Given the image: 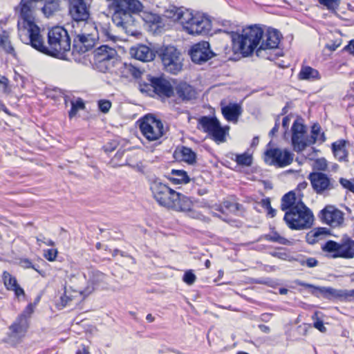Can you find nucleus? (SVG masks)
Returning <instances> with one entry per match:
<instances>
[{
    "mask_svg": "<svg viewBox=\"0 0 354 354\" xmlns=\"http://www.w3.org/2000/svg\"><path fill=\"white\" fill-rule=\"evenodd\" d=\"M37 37L38 41L35 42L36 46H31L41 53L54 57H59L71 50V39L68 31L62 26H55L49 30L47 46L44 44L40 31Z\"/></svg>",
    "mask_w": 354,
    "mask_h": 354,
    "instance_id": "f257e3e1",
    "label": "nucleus"
},
{
    "mask_svg": "<svg viewBox=\"0 0 354 354\" xmlns=\"http://www.w3.org/2000/svg\"><path fill=\"white\" fill-rule=\"evenodd\" d=\"M172 17L180 23L186 32L192 35H205L212 29V22L207 17L199 13L194 14L188 10L177 8Z\"/></svg>",
    "mask_w": 354,
    "mask_h": 354,
    "instance_id": "f03ea898",
    "label": "nucleus"
},
{
    "mask_svg": "<svg viewBox=\"0 0 354 354\" xmlns=\"http://www.w3.org/2000/svg\"><path fill=\"white\" fill-rule=\"evenodd\" d=\"M263 30L258 25L244 28L241 34L232 36V49L244 57L250 55L263 38Z\"/></svg>",
    "mask_w": 354,
    "mask_h": 354,
    "instance_id": "7ed1b4c3",
    "label": "nucleus"
},
{
    "mask_svg": "<svg viewBox=\"0 0 354 354\" xmlns=\"http://www.w3.org/2000/svg\"><path fill=\"white\" fill-rule=\"evenodd\" d=\"M283 220L290 229L304 230L312 227L314 216L312 211L304 203H299L285 213Z\"/></svg>",
    "mask_w": 354,
    "mask_h": 354,
    "instance_id": "20e7f679",
    "label": "nucleus"
},
{
    "mask_svg": "<svg viewBox=\"0 0 354 354\" xmlns=\"http://www.w3.org/2000/svg\"><path fill=\"white\" fill-rule=\"evenodd\" d=\"M36 5L37 3L33 0H21L19 3L21 21L18 22L19 27L21 26L27 30L29 44L35 46V42L38 41L37 39L39 32V28L35 22Z\"/></svg>",
    "mask_w": 354,
    "mask_h": 354,
    "instance_id": "39448f33",
    "label": "nucleus"
},
{
    "mask_svg": "<svg viewBox=\"0 0 354 354\" xmlns=\"http://www.w3.org/2000/svg\"><path fill=\"white\" fill-rule=\"evenodd\" d=\"M164 70L171 74L177 75L183 67L184 58L180 51L174 46H163L156 50Z\"/></svg>",
    "mask_w": 354,
    "mask_h": 354,
    "instance_id": "423d86ee",
    "label": "nucleus"
},
{
    "mask_svg": "<svg viewBox=\"0 0 354 354\" xmlns=\"http://www.w3.org/2000/svg\"><path fill=\"white\" fill-rule=\"evenodd\" d=\"M94 61L96 68L100 71H109L118 62L117 51L107 45H102L95 50Z\"/></svg>",
    "mask_w": 354,
    "mask_h": 354,
    "instance_id": "0eeeda50",
    "label": "nucleus"
},
{
    "mask_svg": "<svg viewBox=\"0 0 354 354\" xmlns=\"http://www.w3.org/2000/svg\"><path fill=\"white\" fill-rule=\"evenodd\" d=\"M140 129L145 138L149 141L157 140L165 133L162 122L152 115H147L142 118Z\"/></svg>",
    "mask_w": 354,
    "mask_h": 354,
    "instance_id": "6e6552de",
    "label": "nucleus"
},
{
    "mask_svg": "<svg viewBox=\"0 0 354 354\" xmlns=\"http://www.w3.org/2000/svg\"><path fill=\"white\" fill-rule=\"evenodd\" d=\"M149 189L153 199L160 206L167 208L173 197L175 190L163 183L160 179L150 180Z\"/></svg>",
    "mask_w": 354,
    "mask_h": 354,
    "instance_id": "1a4fd4ad",
    "label": "nucleus"
},
{
    "mask_svg": "<svg viewBox=\"0 0 354 354\" xmlns=\"http://www.w3.org/2000/svg\"><path fill=\"white\" fill-rule=\"evenodd\" d=\"M322 250L327 252H334L332 255L333 258L353 259L354 258V241L348 238L343 240L340 243L328 241L322 247Z\"/></svg>",
    "mask_w": 354,
    "mask_h": 354,
    "instance_id": "9d476101",
    "label": "nucleus"
},
{
    "mask_svg": "<svg viewBox=\"0 0 354 354\" xmlns=\"http://www.w3.org/2000/svg\"><path fill=\"white\" fill-rule=\"evenodd\" d=\"M297 284L305 288H312V293L317 295L318 292L324 298L328 299H338L346 300L354 296V290L335 289L330 287H317L305 282L299 281Z\"/></svg>",
    "mask_w": 354,
    "mask_h": 354,
    "instance_id": "9b49d317",
    "label": "nucleus"
},
{
    "mask_svg": "<svg viewBox=\"0 0 354 354\" xmlns=\"http://www.w3.org/2000/svg\"><path fill=\"white\" fill-rule=\"evenodd\" d=\"M294 154L288 149L272 148L267 149L264 153V161L270 165L284 167L293 161Z\"/></svg>",
    "mask_w": 354,
    "mask_h": 354,
    "instance_id": "f8f14e48",
    "label": "nucleus"
},
{
    "mask_svg": "<svg viewBox=\"0 0 354 354\" xmlns=\"http://www.w3.org/2000/svg\"><path fill=\"white\" fill-rule=\"evenodd\" d=\"M308 179L310 181L313 190L320 195L328 194L338 185L334 179L328 177L327 174L319 171L310 173L308 176Z\"/></svg>",
    "mask_w": 354,
    "mask_h": 354,
    "instance_id": "ddd939ff",
    "label": "nucleus"
},
{
    "mask_svg": "<svg viewBox=\"0 0 354 354\" xmlns=\"http://www.w3.org/2000/svg\"><path fill=\"white\" fill-rule=\"evenodd\" d=\"M113 24L127 35H134L136 32V21L132 15L129 12L119 8L116 4L112 15Z\"/></svg>",
    "mask_w": 354,
    "mask_h": 354,
    "instance_id": "4468645a",
    "label": "nucleus"
},
{
    "mask_svg": "<svg viewBox=\"0 0 354 354\" xmlns=\"http://www.w3.org/2000/svg\"><path fill=\"white\" fill-rule=\"evenodd\" d=\"M281 37V35L277 30L274 28L268 29L265 35L263 34V35L260 46L256 50L257 55L259 57L270 59L266 55V51L277 48L280 42Z\"/></svg>",
    "mask_w": 354,
    "mask_h": 354,
    "instance_id": "2eb2a0df",
    "label": "nucleus"
},
{
    "mask_svg": "<svg viewBox=\"0 0 354 354\" xmlns=\"http://www.w3.org/2000/svg\"><path fill=\"white\" fill-rule=\"evenodd\" d=\"M319 218L333 227L339 226L344 221V214L333 205H326L319 213Z\"/></svg>",
    "mask_w": 354,
    "mask_h": 354,
    "instance_id": "dca6fc26",
    "label": "nucleus"
},
{
    "mask_svg": "<svg viewBox=\"0 0 354 354\" xmlns=\"http://www.w3.org/2000/svg\"><path fill=\"white\" fill-rule=\"evenodd\" d=\"M68 12L76 22L86 21L90 17L89 8L84 0H68Z\"/></svg>",
    "mask_w": 354,
    "mask_h": 354,
    "instance_id": "f3484780",
    "label": "nucleus"
},
{
    "mask_svg": "<svg viewBox=\"0 0 354 354\" xmlns=\"http://www.w3.org/2000/svg\"><path fill=\"white\" fill-rule=\"evenodd\" d=\"M214 55V53L210 50L209 42L205 41L194 45L190 50L192 60L196 64H202Z\"/></svg>",
    "mask_w": 354,
    "mask_h": 354,
    "instance_id": "a211bd4d",
    "label": "nucleus"
},
{
    "mask_svg": "<svg viewBox=\"0 0 354 354\" xmlns=\"http://www.w3.org/2000/svg\"><path fill=\"white\" fill-rule=\"evenodd\" d=\"M153 96L156 95L162 99L169 98L174 95V87L171 82L162 77L152 78Z\"/></svg>",
    "mask_w": 354,
    "mask_h": 354,
    "instance_id": "6ab92c4d",
    "label": "nucleus"
},
{
    "mask_svg": "<svg viewBox=\"0 0 354 354\" xmlns=\"http://www.w3.org/2000/svg\"><path fill=\"white\" fill-rule=\"evenodd\" d=\"M193 205L194 202L190 198L176 191L167 209L177 212H190Z\"/></svg>",
    "mask_w": 354,
    "mask_h": 354,
    "instance_id": "aec40b11",
    "label": "nucleus"
},
{
    "mask_svg": "<svg viewBox=\"0 0 354 354\" xmlns=\"http://www.w3.org/2000/svg\"><path fill=\"white\" fill-rule=\"evenodd\" d=\"M28 328V322L21 317H17L10 326L9 339L11 342H17L24 337Z\"/></svg>",
    "mask_w": 354,
    "mask_h": 354,
    "instance_id": "412c9836",
    "label": "nucleus"
},
{
    "mask_svg": "<svg viewBox=\"0 0 354 354\" xmlns=\"http://www.w3.org/2000/svg\"><path fill=\"white\" fill-rule=\"evenodd\" d=\"M95 44V39L91 34H78L73 41V50L84 53L91 50Z\"/></svg>",
    "mask_w": 354,
    "mask_h": 354,
    "instance_id": "4be33fe9",
    "label": "nucleus"
},
{
    "mask_svg": "<svg viewBox=\"0 0 354 354\" xmlns=\"http://www.w3.org/2000/svg\"><path fill=\"white\" fill-rule=\"evenodd\" d=\"M131 55L135 59L142 62L151 61L155 57L153 51L145 45L131 48Z\"/></svg>",
    "mask_w": 354,
    "mask_h": 354,
    "instance_id": "5701e85b",
    "label": "nucleus"
},
{
    "mask_svg": "<svg viewBox=\"0 0 354 354\" xmlns=\"http://www.w3.org/2000/svg\"><path fill=\"white\" fill-rule=\"evenodd\" d=\"M177 95L183 101H189L196 98L195 89L186 82L179 83L175 88Z\"/></svg>",
    "mask_w": 354,
    "mask_h": 354,
    "instance_id": "b1692460",
    "label": "nucleus"
},
{
    "mask_svg": "<svg viewBox=\"0 0 354 354\" xmlns=\"http://www.w3.org/2000/svg\"><path fill=\"white\" fill-rule=\"evenodd\" d=\"M221 111L227 121L236 122L241 114V107L238 104H230L222 107Z\"/></svg>",
    "mask_w": 354,
    "mask_h": 354,
    "instance_id": "393cba45",
    "label": "nucleus"
},
{
    "mask_svg": "<svg viewBox=\"0 0 354 354\" xmlns=\"http://www.w3.org/2000/svg\"><path fill=\"white\" fill-rule=\"evenodd\" d=\"M3 283L6 288L12 290L17 297L24 295L25 292L22 288L18 284L15 277H12L9 272L5 271L3 273Z\"/></svg>",
    "mask_w": 354,
    "mask_h": 354,
    "instance_id": "a878e982",
    "label": "nucleus"
},
{
    "mask_svg": "<svg viewBox=\"0 0 354 354\" xmlns=\"http://www.w3.org/2000/svg\"><path fill=\"white\" fill-rule=\"evenodd\" d=\"M116 4L132 15L140 12L144 8L139 0H120Z\"/></svg>",
    "mask_w": 354,
    "mask_h": 354,
    "instance_id": "bb28decb",
    "label": "nucleus"
},
{
    "mask_svg": "<svg viewBox=\"0 0 354 354\" xmlns=\"http://www.w3.org/2000/svg\"><path fill=\"white\" fill-rule=\"evenodd\" d=\"M297 77L299 80L309 82H314L321 79V75L317 69L304 65L301 66Z\"/></svg>",
    "mask_w": 354,
    "mask_h": 354,
    "instance_id": "cd10ccee",
    "label": "nucleus"
},
{
    "mask_svg": "<svg viewBox=\"0 0 354 354\" xmlns=\"http://www.w3.org/2000/svg\"><path fill=\"white\" fill-rule=\"evenodd\" d=\"M299 203H303L301 198H297L295 192L290 191L286 194L281 198V209L284 211L285 213L292 207L297 206Z\"/></svg>",
    "mask_w": 354,
    "mask_h": 354,
    "instance_id": "c85d7f7f",
    "label": "nucleus"
},
{
    "mask_svg": "<svg viewBox=\"0 0 354 354\" xmlns=\"http://www.w3.org/2000/svg\"><path fill=\"white\" fill-rule=\"evenodd\" d=\"M107 278L106 274L98 270L92 271L89 279L93 285L92 290L99 288H106L108 285Z\"/></svg>",
    "mask_w": 354,
    "mask_h": 354,
    "instance_id": "c756f323",
    "label": "nucleus"
},
{
    "mask_svg": "<svg viewBox=\"0 0 354 354\" xmlns=\"http://www.w3.org/2000/svg\"><path fill=\"white\" fill-rule=\"evenodd\" d=\"M346 142L345 140H339L333 143L332 149L334 156L339 161L348 162V151L346 149Z\"/></svg>",
    "mask_w": 354,
    "mask_h": 354,
    "instance_id": "7c9ffc66",
    "label": "nucleus"
},
{
    "mask_svg": "<svg viewBox=\"0 0 354 354\" xmlns=\"http://www.w3.org/2000/svg\"><path fill=\"white\" fill-rule=\"evenodd\" d=\"M167 178L174 185L185 184L190 180L187 172L181 169H172Z\"/></svg>",
    "mask_w": 354,
    "mask_h": 354,
    "instance_id": "2f4dec72",
    "label": "nucleus"
},
{
    "mask_svg": "<svg viewBox=\"0 0 354 354\" xmlns=\"http://www.w3.org/2000/svg\"><path fill=\"white\" fill-rule=\"evenodd\" d=\"M220 123L216 117L203 116L198 120V124L202 127L205 132L210 134Z\"/></svg>",
    "mask_w": 354,
    "mask_h": 354,
    "instance_id": "473e14b6",
    "label": "nucleus"
},
{
    "mask_svg": "<svg viewBox=\"0 0 354 354\" xmlns=\"http://www.w3.org/2000/svg\"><path fill=\"white\" fill-rule=\"evenodd\" d=\"M121 73L126 77L131 76L138 79L141 77L142 71L131 63H124L121 67Z\"/></svg>",
    "mask_w": 354,
    "mask_h": 354,
    "instance_id": "72a5a7b5",
    "label": "nucleus"
},
{
    "mask_svg": "<svg viewBox=\"0 0 354 354\" xmlns=\"http://www.w3.org/2000/svg\"><path fill=\"white\" fill-rule=\"evenodd\" d=\"M229 127H221L219 123L209 134L216 143H222L226 141V136L228 135Z\"/></svg>",
    "mask_w": 354,
    "mask_h": 354,
    "instance_id": "f704fd0d",
    "label": "nucleus"
},
{
    "mask_svg": "<svg viewBox=\"0 0 354 354\" xmlns=\"http://www.w3.org/2000/svg\"><path fill=\"white\" fill-rule=\"evenodd\" d=\"M292 145L294 150L299 152L310 144L309 140L304 138V134H292Z\"/></svg>",
    "mask_w": 354,
    "mask_h": 354,
    "instance_id": "c9c22d12",
    "label": "nucleus"
},
{
    "mask_svg": "<svg viewBox=\"0 0 354 354\" xmlns=\"http://www.w3.org/2000/svg\"><path fill=\"white\" fill-rule=\"evenodd\" d=\"M59 9V0H45L41 8L42 12L47 17H50Z\"/></svg>",
    "mask_w": 354,
    "mask_h": 354,
    "instance_id": "e433bc0d",
    "label": "nucleus"
},
{
    "mask_svg": "<svg viewBox=\"0 0 354 354\" xmlns=\"http://www.w3.org/2000/svg\"><path fill=\"white\" fill-rule=\"evenodd\" d=\"M0 47H1L6 53L10 54L14 57L16 56L15 49L9 39V35L5 30L0 35Z\"/></svg>",
    "mask_w": 354,
    "mask_h": 354,
    "instance_id": "4c0bfd02",
    "label": "nucleus"
},
{
    "mask_svg": "<svg viewBox=\"0 0 354 354\" xmlns=\"http://www.w3.org/2000/svg\"><path fill=\"white\" fill-rule=\"evenodd\" d=\"M321 127L318 124H314L311 129V138L309 139L310 144H314L317 141L324 142L326 138L324 133H320Z\"/></svg>",
    "mask_w": 354,
    "mask_h": 354,
    "instance_id": "58836bf2",
    "label": "nucleus"
},
{
    "mask_svg": "<svg viewBox=\"0 0 354 354\" xmlns=\"http://www.w3.org/2000/svg\"><path fill=\"white\" fill-rule=\"evenodd\" d=\"M180 152L181 153L183 160L189 164L195 162L196 153L192 150L191 148L187 147H182Z\"/></svg>",
    "mask_w": 354,
    "mask_h": 354,
    "instance_id": "ea45409f",
    "label": "nucleus"
},
{
    "mask_svg": "<svg viewBox=\"0 0 354 354\" xmlns=\"http://www.w3.org/2000/svg\"><path fill=\"white\" fill-rule=\"evenodd\" d=\"M124 151H118L113 158L111 160L110 164L113 167H122L129 165L127 159L122 160L124 156Z\"/></svg>",
    "mask_w": 354,
    "mask_h": 354,
    "instance_id": "a19ab883",
    "label": "nucleus"
},
{
    "mask_svg": "<svg viewBox=\"0 0 354 354\" xmlns=\"http://www.w3.org/2000/svg\"><path fill=\"white\" fill-rule=\"evenodd\" d=\"M153 77L148 75L147 80L148 82H140L139 83V89L142 93H147L150 96H153V85L152 84V78Z\"/></svg>",
    "mask_w": 354,
    "mask_h": 354,
    "instance_id": "79ce46f5",
    "label": "nucleus"
},
{
    "mask_svg": "<svg viewBox=\"0 0 354 354\" xmlns=\"http://www.w3.org/2000/svg\"><path fill=\"white\" fill-rule=\"evenodd\" d=\"M266 240L278 243L282 245H287L289 243V241L286 238L281 236L278 232H272L270 234H266L264 236Z\"/></svg>",
    "mask_w": 354,
    "mask_h": 354,
    "instance_id": "37998d69",
    "label": "nucleus"
},
{
    "mask_svg": "<svg viewBox=\"0 0 354 354\" xmlns=\"http://www.w3.org/2000/svg\"><path fill=\"white\" fill-rule=\"evenodd\" d=\"M95 29L97 30L98 34L100 35L102 37H104L106 39H113L114 36L111 32V30L109 24H100L98 27L96 26Z\"/></svg>",
    "mask_w": 354,
    "mask_h": 354,
    "instance_id": "c03bdc74",
    "label": "nucleus"
},
{
    "mask_svg": "<svg viewBox=\"0 0 354 354\" xmlns=\"http://www.w3.org/2000/svg\"><path fill=\"white\" fill-rule=\"evenodd\" d=\"M71 109L68 113L70 118L76 115L77 111L85 108L84 103L81 98H78L75 101H71Z\"/></svg>",
    "mask_w": 354,
    "mask_h": 354,
    "instance_id": "a18cd8bd",
    "label": "nucleus"
},
{
    "mask_svg": "<svg viewBox=\"0 0 354 354\" xmlns=\"http://www.w3.org/2000/svg\"><path fill=\"white\" fill-rule=\"evenodd\" d=\"M236 163L242 166H250L252 163V157L246 153L238 154L235 159Z\"/></svg>",
    "mask_w": 354,
    "mask_h": 354,
    "instance_id": "49530a36",
    "label": "nucleus"
},
{
    "mask_svg": "<svg viewBox=\"0 0 354 354\" xmlns=\"http://www.w3.org/2000/svg\"><path fill=\"white\" fill-rule=\"evenodd\" d=\"M318 2L329 10H336L339 6V0H317Z\"/></svg>",
    "mask_w": 354,
    "mask_h": 354,
    "instance_id": "de8ad7c7",
    "label": "nucleus"
},
{
    "mask_svg": "<svg viewBox=\"0 0 354 354\" xmlns=\"http://www.w3.org/2000/svg\"><path fill=\"white\" fill-rule=\"evenodd\" d=\"M301 266H306L308 268H314L317 266L318 261L313 257L299 258L296 259Z\"/></svg>",
    "mask_w": 354,
    "mask_h": 354,
    "instance_id": "09e8293b",
    "label": "nucleus"
},
{
    "mask_svg": "<svg viewBox=\"0 0 354 354\" xmlns=\"http://www.w3.org/2000/svg\"><path fill=\"white\" fill-rule=\"evenodd\" d=\"M292 134H305L306 127L298 120H295L292 126Z\"/></svg>",
    "mask_w": 354,
    "mask_h": 354,
    "instance_id": "8fccbe9b",
    "label": "nucleus"
},
{
    "mask_svg": "<svg viewBox=\"0 0 354 354\" xmlns=\"http://www.w3.org/2000/svg\"><path fill=\"white\" fill-rule=\"evenodd\" d=\"M328 164L325 158H318L314 162L313 167L319 171H325L327 169Z\"/></svg>",
    "mask_w": 354,
    "mask_h": 354,
    "instance_id": "3c124183",
    "label": "nucleus"
},
{
    "mask_svg": "<svg viewBox=\"0 0 354 354\" xmlns=\"http://www.w3.org/2000/svg\"><path fill=\"white\" fill-rule=\"evenodd\" d=\"M34 308L35 307L32 304H29L18 317L24 318V319L28 322V319L34 312Z\"/></svg>",
    "mask_w": 354,
    "mask_h": 354,
    "instance_id": "603ef678",
    "label": "nucleus"
},
{
    "mask_svg": "<svg viewBox=\"0 0 354 354\" xmlns=\"http://www.w3.org/2000/svg\"><path fill=\"white\" fill-rule=\"evenodd\" d=\"M196 279V277L191 270L186 271L183 278V281L188 285H192Z\"/></svg>",
    "mask_w": 354,
    "mask_h": 354,
    "instance_id": "864d4df0",
    "label": "nucleus"
},
{
    "mask_svg": "<svg viewBox=\"0 0 354 354\" xmlns=\"http://www.w3.org/2000/svg\"><path fill=\"white\" fill-rule=\"evenodd\" d=\"M339 183L344 188L347 189L354 193V178L351 180H347L346 178H341L339 179Z\"/></svg>",
    "mask_w": 354,
    "mask_h": 354,
    "instance_id": "5fc2aeb1",
    "label": "nucleus"
},
{
    "mask_svg": "<svg viewBox=\"0 0 354 354\" xmlns=\"http://www.w3.org/2000/svg\"><path fill=\"white\" fill-rule=\"evenodd\" d=\"M57 255V250L56 249H48L44 251V256L49 261L55 260Z\"/></svg>",
    "mask_w": 354,
    "mask_h": 354,
    "instance_id": "6e6d98bb",
    "label": "nucleus"
},
{
    "mask_svg": "<svg viewBox=\"0 0 354 354\" xmlns=\"http://www.w3.org/2000/svg\"><path fill=\"white\" fill-rule=\"evenodd\" d=\"M98 106L102 112L106 113L109 111L111 106V103L109 100H100L98 102Z\"/></svg>",
    "mask_w": 354,
    "mask_h": 354,
    "instance_id": "4d7b16f0",
    "label": "nucleus"
},
{
    "mask_svg": "<svg viewBox=\"0 0 354 354\" xmlns=\"http://www.w3.org/2000/svg\"><path fill=\"white\" fill-rule=\"evenodd\" d=\"M318 239L319 238L316 236V233H315L313 230L309 232L306 236V241L310 244L315 243L318 241Z\"/></svg>",
    "mask_w": 354,
    "mask_h": 354,
    "instance_id": "13d9d810",
    "label": "nucleus"
},
{
    "mask_svg": "<svg viewBox=\"0 0 354 354\" xmlns=\"http://www.w3.org/2000/svg\"><path fill=\"white\" fill-rule=\"evenodd\" d=\"M20 265L21 267L24 268H32L36 271L39 272V270L32 265V262L28 259H24L20 261Z\"/></svg>",
    "mask_w": 354,
    "mask_h": 354,
    "instance_id": "bf43d9fd",
    "label": "nucleus"
},
{
    "mask_svg": "<svg viewBox=\"0 0 354 354\" xmlns=\"http://www.w3.org/2000/svg\"><path fill=\"white\" fill-rule=\"evenodd\" d=\"M235 204L237 205V208L235 207H232L229 211L234 214L236 216H241V212L243 209V205L237 203H235Z\"/></svg>",
    "mask_w": 354,
    "mask_h": 354,
    "instance_id": "052dcab7",
    "label": "nucleus"
},
{
    "mask_svg": "<svg viewBox=\"0 0 354 354\" xmlns=\"http://www.w3.org/2000/svg\"><path fill=\"white\" fill-rule=\"evenodd\" d=\"M314 327L318 329L320 332L324 333L326 331V328L324 326L322 320L317 319L316 322H315Z\"/></svg>",
    "mask_w": 354,
    "mask_h": 354,
    "instance_id": "680f3d73",
    "label": "nucleus"
},
{
    "mask_svg": "<svg viewBox=\"0 0 354 354\" xmlns=\"http://www.w3.org/2000/svg\"><path fill=\"white\" fill-rule=\"evenodd\" d=\"M232 207H235L237 208V205H236L235 203H232L229 201H225L222 204L221 211V212H223V208H225L227 210H230V209Z\"/></svg>",
    "mask_w": 354,
    "mask_h": 354,
    "instance_id": "e2e57ef3",
    "label": "nucleus"
},
{
    "mask_svg": "<svg viewBox=\"0 0 354 354\" xmlns=\"http://www.w3.org/2000/svg\"><path fill=\"white\" fill-rule=\"evenodd\" d=\"M344 50L348 52L354 56V39L349 41V43L344 48Z\"/></svg>",
    "mask_w": 354,
    "mask_h": 354,
    "instance_id": "0e129e2a",
    "label": "nucleus"
},
{
    "mask_svg": "<svg viewBox=\"0 0 354 354\" xmlns=\"http://www.w3.org/2000/svg\"><path fill=\"white\" fill-rule=\"evenodd\" d=\"M314 232L316 233L317 237H319L321 235H325L327 234L328 232V230L325 227H318L315 229Z\"/></svg>",
    "mask_w": 354,
    "mask_h": 354,
    "instance_id": "69168bd1",
    "label": "nucleus"
},
{
    "mask_svg": "<svg viewBox=\"0 0 354 354\" xmlns=\"http://www.w3.org/2000/svg\"><path fill=\"white\" fill-rule=\"evenodd\" d=\"M37 241L39 244L40 242H42L44 244H46V245H49V246L55 245V242L53 241H52L50 239H46L44 237H43L42 239L40 237H37Z\"/></svg>",
    "mask_w": 354,
    "mask_h": 354,
    "instance_id": "338daca9",
    "label": "nucleus"
},
{
    "mask_svg": "<svg viewBox=\"0 0 354 354\" xmlns=\"http://www.w3.org/2000/svg\"><path fill=\"white\" fill-rule=\"evenodd\" d=\"M128 166L131 167V168L136 169V171L144 173V167L142 165L141 163H138L136 165H131L129 162Z\"/></svg>",
    "mask_w": 354,
    "mask_h": 354,
    "instance_id": "774afa93",
    "label": "nucleus"
}]
</instances>
